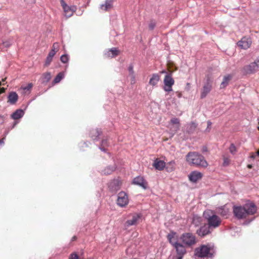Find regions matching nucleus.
I'll use <instances>...</instances> for the list:
<instances>
[{"instance_id":"nucleus-1","label":"nucleus","mask_w":259,"mask_h":259,"mask_svg":"<svg viewBox=\"0 0 259 259\" xmlns=\"http://www.w3.org/2000/svg\"><path fill=\"white\" fill-rule=\"evenodd\" d=\"M256 210V207L252 202L246 203L243 207L235 206L233 209L235 217L239 219L245 218L248 215H253Z\"/></svg>"},{"instance_id":"nucleus-2","label":"nucleus","mask_w":259,"mask_h":259,"mask_svg":"<svg viewBox=\"0 0 259 259\" xmlns=\"http://www.w3.org/2000/svg\"><path fill=\"white\" fill-rule=\"evenodd\" d=\"M186 160L190 165L206 168L208 164L204 156L196 152H190L186 156Z\"/></svg>"},{"instance_id":"nucleus-3","label":"nucleus","mask_w":259,"mask_h":259,"mask_svg":"<svg viewBox=\"0 0 259 259\" xmlns=\"http://www.w3.org/2000/svg\"><path fill=\"white\" fill-rule=\"evenodd\" d=\"M169 243L175 248L177 253V259H182L186 253L185 245L179 242V237L176 233L171 232L167 235Z\"/></svg>"},{"instance_id":"nucleus-4","label":"nucleus","mask_w":259,"mask_h":259,"mask_svg":"<svg viewBox=\"0 0 259 259\" xmlns=\"http://www.w3.org/2000/svg\"><path fill=\"white\" fill-rule=\"evenodd\" d=\"M214 253V246L211 244L202 245L195 249V255L199 257H211Z\"/></svg>"},{"instance_id":"nucleus-5","label":"nucleus","mask_w":259,"mask_h":259,"mask_svg":"<svg viewBox=\"0 0 259 259\" xmlns=\"http://www.w3.org/2000/svg\"><path fill=\"white\" fill-rule=\"evenodd\" d=\"M203 216L208 222V225L210 227L217 228L221 224L220 218L215 215L213 211L207 209L204 211Z\"/></svg>"},{"instance_id":"nucleus-6","label":"nucleus","mask_w":259,"mask_h":259,"mask_svg":"<svg viewBox=\"0 0 259 259\" xmlns=\"http://www.w3.org/2000/svg\"><path fill=\"white\" fill-rule=\"evenodd\" d=\"M182 243L186 246H191L196 243L195 235L191 233L183 234L180 238Z\"/></svg>"},{"instance_id":"nucleus-7","label":"nucleus","mask_w":259,"mask_h":259,"mask_svg":"<svg viewBox=\"0 0 259 259\" xmlns=\"http://www.w3.org/2000/svg\"><path fill=\"white\" fill-rule=\"evenodd\" d=\"M259 69V59H256L254 62L251 63L249 65L245 66L242 72L244 74H252Z\"/></svg>"},{"instance_id":"nucleus-8","label":"nucleus","mask_w":259,"mask_h":259,"mask_svg":"<svg viewBox=\"0 0 259 259\" xmlns=\"http://www.w3.org/2000/svg\"><path fill=\"white\" fill-rule=\"evenodd\" d=\"M164 86L163 89L165 92H170L172 91V85L175 83V80L171 75L166 74L163 79Z\"/></svg>"},{"instance_id":"nucleus-9","label":"nucleus","mask_w":259,"mask_h":259,"mask_svg":"<svg viewBox=\"0 0 259 259\" xmlns=\"http://www.w3.org/2000/svg\"><path fill=\"white\" fill-rule=\"evenodd\" d=\"M212 89V80L209 78L207 79V81L204 84L201 91L200 98L203 99L210 93Z\"/></svg>"},{"instance_id":"nucleus-10","label":"nucleus","mask_w":259,"mask_h":259,"mask_svg":"<svg viewBox=\"0 0 259 259\" xmlns=\"http://www.w3.org/2000/svg\"><path fill=\"white\" fill-rule=\"evenodd\" d=\"M128 203V198L126 193L120 192L118 194L117 204L120 207L126 206Z\"/></svg>"},{"instance_id":"nucleus-11","label":"nucleus","mask_w":259,"mask_h":259,"mask_svg":"<svg viewBox=\"0 0 259 259\" xmlns=\"http://www.w3.org/2000/svg\"><path fill=\"white\" fill-rule=\"evenodd\" d=\"M252 40L250 37H243L237 42V45L242 49L246 50L250 48Z\"/></svg>"},{"instance_id":"nucleus-12","label":"nucleus","mask_w":259,"mask_h":259,"mask_svg":"<svg viewBox=\"0 0 259 259\" xmlns=\"http://www.w3.org/2000/svg\"><path fill=\"white\" fill-rule=\"evenodd\" d=\"M132 184L138 185L145 190L148 187L147 181L141 176H137L133 180Z\"/></svg>"},{"instance_id":"nucleus-13","label":"nucleus","mask_w":259,"mask_h":259,"mask_svg":"<svg viewBox=\"0 0 259 259\" xmlns=\"http://www.w3.org/2000/svg\"><path fill=\"white\" fill-rule=\"evenodd\" d=\"M202 174L198 171L194 170L190 173L188 175V178L190 182L192 183H196L202 178Z\"/></svg>"},{"instance_id":"nucleus-14","label":"nucleus","mask_w":259,"mask_h":259,"mask_svg":"<svg viewBox=\"0 0 259 259\" xmlns=\"http://www.w3.org/2000/svg\"><path fill=\"white\" fill-rule=\"evenodd\" d=\"M61 5L64 9L65 15L67 17H69L71 16L74 11H75V8L74 7H70L65 3V2L63 0L61 1Z\"/></svg>"},{"instance_id":"nucleus-15","label":"nucleus","mask_w":259,"mask_h":259,"mask_svg":"<svg viewBox=\"0 0 259 259\" xmlns=\"http://www.w3.org/2000/svg\"><path fill=\"white\" fill-rule=\"evenodd\" d=\"M131 217L132 218L131 219H128L126 222V224L127 226L137 225L141 219V215L139 213H134L131 214Z\"/></svg>"},{"instance_id":"nucleus-16","label":"nucleus","mask_w":259,"mask_h":259,"mask_svg":"<svg viewBox=\"0 0 259 259\" xmlns=\"http://www.w3.org/2000/svg\"><path fill=\"white\" fill-rule=\"evenodd\" d=\"M210 228L207 224H205L197 231V233L200 237H204L210 233Z\"/></svg>"},{"instance_id":"nucleus-17","label":"nucleus","mask_w":259,"mask_h":259,"mask_svg":"<svg viewBox=\"0 0 259 259\" xmlns=\"http://www.w3.org/2000/svg\"><path fill=\"white\" fill-rule=\"evenodd\" d=\"M153 166L156 169L162 170L165 166V162L163 160L156 158L154 161Z\"/></svg>"},{"instance_id":"nucleus-18","label":"nucleus","mask_w":259,"mask_h":259,"mask_svg":"<svg viewBox=\"0 0 259 259\" xmlns=\"http://www.w3.org/2000/svg\"><path fill=\"white\" fill-rule=\"evenodd\" d=\"M113 7L112 0H106L104 4L100 5V8L104 11L110 10Z\"/></svg>"},{"instance_id":"nucleus-19","label":"nucleus","mask_w":259,"mask_h":259,"mask_svg":"<svg viewBox=\"0 0 259 259\" xmlns=\"http://www.w3.org/2000/svg\"><path fill=\"white\" fill-rule=\"evenodd\" d=\"M160 80V76L157 74H153L150 78L149 83L152 87H154L157 85Z\"/></svg>"},{"instance_id":"nucleus-20","label":"nucleus","mask_w":259,"mask_h":259,"mask_svg":"<svg viewBox=\"0 0 259 259\" xmlns=\"http://www.w3.org/2000/svg\"><path fill=\"white\" fill-rule=\"evenodd\" d=\"M33 87L32 83H29L26 86L22 85L19 89V91L23 95L28 94L30 93L31 90Z\"/></svg>"},{"instance_id":"nucleus-21","label":"nucleus","mask_w":259,"mask_h":259,"mask_svg":"<svg viewBox=\"0 0 259 259\" xmlns=\"http://www.w3.org/2000/svg\"><path fill=\"white\" fill-rule=\"evenodd\" d=\"M119 53V51L117 48H112L105 53V55L108 58H114L118 56Z\"/></svg>"},{"instance_id":"nucleus-22","label":"nucleus","mask_w":259,"mask_h":259,"mask_svg":"<svg viewBox=\"0 0 259 259\" xmlns=\"http://www.w3.org/2000/svg\"><path fill=\"white\" fill-rule=\"evenodd\" d=\"M18 96L16 92H11L8 96V102L11 104H15L18 100Z\"/></svg>"},{"instance_id":"nucleus-23","label":"nucleus","mask_w":259,"mask_h":259,"mask_svg":"<svg viewBox=\"0 0 259 259\" xmlns=\"http://www.w3.org/2000/svg\"><path fill=\"white\" fill-rule=\"evenodd\" d=\"M116 168L115 165L109 166L105 167L101 171V174L104 175H108L111 174Z\"/></svg>"},{"instance_id":"nucleus-24","label":"nucleus","mask_w":259,"mask_h":259,"mask_svg":"<svg viewBox=\"0 0 259 259\" xmlns=\"http://www.w3.org/2000/svg\"><path fill=\"white\" fill-rule=\"evenodd\" d=\"M165 169L167 172L173 171L175 169L176 162L174 160H171L166 164L165 163Z\"/></svg>"},{"instance_id":"nucleus-25","label":"nucleus","mask_w":259,"mask_h":259,"mask_svg":"<svg viewBox=\"0 0 259 259\" xmlns=\"http://www.w3.org/2000/svg\"><path fill=\"white\" fill-rule=\"evenodd\" d=\"M24 115V111L21 109H18L14 112L11 115L14 119H18L21 118Z\"/></svg>"},{"instance_id":"nucleus-26","label":"nucleus","mask_w":259,"mask_h":259,"mask_svg":"<svg viewBox=\"0 0 259 259\" xmlns=\"http://www.w3.org/2000/svg\"><path fill=\"white\" fill-rule=\"evenodd\" d=\"M118 184H119L118 181L114 180L110 183V184L109 185V187L113 191H117L119 188Z\"/></svg>"},{"instance_id":"nucleus-27","label":"nucleus","mask_w":259,"mask_h":259,"mask_svg":"<svg viewBox=\"0 0 259 259\" xmlns=\"http://www.w3.org/2000/svg\"><path fill=\"white\" fill-rule=\"evenodd\" d=\"M170 123L173 125H176L175 131H179L180 129V120L177 118H172L170 120Z\"/></svg>"},{"instance_id":"nucleus-28","label":"nucleus","mask_w":259,"mask_h":259,"mask_svg":"<svg viewBox=\"0 0 259 259\" xmlns=\"http://www.w3.org/2000/svg\"><path fill=\"white\" fill-rule=\"evenodd\" d=\"M101 131L98 129H95L91 132V137L93 140H96L97 138L100 135Z\"/></svg>"},{"instance_id":"nucleus-29","label":"nucleus","mask_w":259,"mask_h":259,"mask_svg":"<svg viewBox=\"0 0 259 259\" xmlns=\"http://www.w3.org/2000/svg\"><path fill=\"white\" fill-rule=\"evenodd\" d=\"M51 78V75L50 72H46L42 75V82H48Z\"/></svg>"},{"instance_id":"nucleus-30","label":"nucleus","mask_w":259,"mask_h":259,"mask_svg":"<svg viewBox=\"0 0 259 259\" xmlns=\"http://www.w3.org/2000/svg\"><path fill=\"white\" fill-rule=\"evenodd\" d=\"M64 77V74L63 72H60L58 74V75L56 76L54 80V82L55 83H59L61 79Z\"/></svg>"},{"instance_id":"nucleus-31","label":"nucleus","mask_w":259,"mask_h":259,"mask_svg":"<svg viewBox=\"0 0 259 259\" xmlns=\"http://www.w3.org/2000/svg\"><path fill=\"white\" fill-rule=\"evenodd\" d=\"M229 151L232 155H235L237 151V147L233 144H231L229 147Z\"/></svg>"},{"instance_id":"nucleus-32","label":"nucleus","mask_w":259,"mask_h":259,"mask_svg":"<svg viewBox=\"0 0 259 259\" xmlns=\"http://www.w3.org/2000/svg\"><path fill=\"white\" fill-rule=\"evenodd\" d=\"M69 57L67 55H63L60 57L61 61L63 63H66L68 61Z\"/></svg>"},{"instance_id":"nucleus-33","label":"nucleus","mask_w":259,"mask_h":259,"mask_svg":"<svg viewBox=\"0 0 259 259\" xmlns=\"http://www.w3.org/2000/svg\"><path fill=\"white\" fill-rule=\"evenodd\" d=\"M53 57H50V56L48 55V56H47V57L46 58V61H45L44 65L45 66H46V67L49 66L50 64H51V62L53 60Z\"/></svg>"},{"instance_id":"nucleus-34","label":"nucleus","mask_w":259,"mask_h":259,"mask_svg":"<svg viewBox=\"0 0 259 259\" xmlns=\"http://www.w3.org/2000/svg\"><path fill=\"white\" fill-rule=\"evenodd\" d=\"M128 70L130 73V75L134 79V71L133 66L132 65H130Z\"/></svg>"},{"instance_id":"nucleus-35","label":"nucleus","mask_w":259,"mask_h":259,"mask_svg":"<svg viewBox=\"0 0 259 259\" xmlns=\"http://www.w3.org/2000/svg\"><path fill=\"white\" fill-rule=\"evenodd\" d=\"M59 49V44L57 42L54 43L52 46V48L51 50H54L56 52H57Z\"/></svg>"},{"instance_id":"nucleus-36","label":"nucleus","mask_w":259,"mask_h":259,"mask_svg":"<svg viewBox=\"0 0 259 259\" xmlns=\"http://www.w3.org/2000/svg\"><path fill=\"white\" fill-rule=\"evenodd\" d=\"M189 130L190 132H192L193 131H194L197 127V124L193 122H192L190 124H189Z\"/></svg>"},{"instance_id":"nucleus-37","label":"nucleus","mask_w":259,"mask_h":259,"mask_svg":"<svg viewBox=\"0 0 259 259\" xmlns=\"http://www.w3.org/2000/svg\"><path fill=\"white\" fill-rule=\"evenodd\" d=\"M226 82H227V76H225L224 77L223 81H222V82L221 84V88H225Z\"/></svg>"},{"instance_id":"nucleus-38","label":"nucleus","mask_w":259,"mask_h":259,"mask_svg":"<svg viewBox=\"0 0 259 259\" xmlns=\"http://www.w3.org/2000/svg\"><path fill=\"white\" fill-rule=\"evenodd\" d=\"M155 22L151 21L149 24V28L150 30H153L155 28Z\"/></svg>"},{"instance_id":"nucleus-39","label":"nucleus","mask_w":259,"mask_h":259,"mask_svg":"<svg viewBox=\"0 0 259 259\" xmlns=\"http://www.w3.org/2000/svg\"><path fill=\"white\" fill-rule=\"evenodd\" d=\"M211 124L212 123H211V122L210 121H208L207 122V128L205 130V132H210V128H211Z\"/></svg>"},{"instance_id":"nucleus-40","label":"nucleus","mask_w":259,"mask_h":259,"mask_svg":"<svg viewBox=\"0 0 259 259\" xmlns=\"http://www.w3.org/2000/svg\"><path fill=\"white\" fill-rule=\"evenodd\" d=\"M69 259H78V256L76 253H72L70 255Z\"/></svg>"},{"instance_id":"nucleus-41","label":"nucleus","mask_w":259,"mask_h":259,"mask_svg":"<svg viewBox=\"0 0 259 259\" xmlns=\"http://www.w3.org/2000/svg\"><path fill=\"white\" fill-rule=\"evenodd\" d=\"M175 128H176V125H172L170 127V131L171 132L172 135H174L178 131H175Z\"/></svg>"},{"instance_id":"nucleus-42","label":"nucleus","mask_w":259,"mask_h":259,"mask_svg":"<svg viewBox=\"0 0 259 259\" xmlns=\"http://www.w3.org/2000/svg\"><path fill=\"white\" fill-rule=\"evenodd\" d=\"M56 53L57 52H56L54 50H51L50 52H49V54H48V56L53 58L54 56H55V55L56 54Z\"/></svg>"},{"instance_id":"nucleus-43","label":"nucleus","mask_w":259,"mask_h":259,"mask_svg":"<svg viewBox=\"0 0 259 259\" xmlns=\"http://www.w3.org/2000/svg\"><path fill=\"white\" fill-rule=\"evenodd\" d=\"M5 138H2L0 140V146H2L5 143Z\"/></svg>"},{"instance_id":"nucleus-44","label":"nucleus","mask_w":259,"mask_h":259,"mask_svg":"<svg viewBox=\"0 0 259 259\" xmlns=\"http://www.w3.org/2000/svg\"><path fill=\"white\" fill-rule=\"evenodd\" d=\"M1 84H2V83L0 81V86L1 85ZM5 88H0V94L1 93H4L5 92Z\"/></svg>"},{"instance_id":"nucleus-45","label":"nucleus","mask_w":259,"mask_h":259,"mask_svg":"<svg viewBox=\"0 0 259 259\" xmlns=\"http://www.w3.org/2000/svg\"><path fill=\"white\" fill-rule=\"evenodd\" d=\"M254 219V217L253 218V219H252L250 221H246L244 223V224L245 225H247L250 222H251L252 221H253V220Z\"/></svg>"},{"instance_id":"nucleus-46","label":"nucleus","mask_w":259,"mask_h":259,"mask_svg":"<svg viewBox=\"0 0 259 259\" xmlns=\"http://www.w3.org/2000/svg\"><path fill=\"white\" fill-rule=\"evenodd\" d=\"M131 78H132L131 83L133 84L135 83V77L134 76V79L132 77H131Z\"/></svg>"},{"instance_id":"nucleus-47","label":"nucleus","mask_w":259,"mask_h":259,"mask_svg":"<svg viewBox=\"0 0 259 259\" xmlns=\"http://www.w3.org/2000/svg\"><path fill=\"white\" fill-rule=\"evenodd\" d=\"M200 219V218L198 217H195L193 219V221L195 222L196 220H198V221Z\"/></svg>"},{"instance_id":"nucleus-48","label":"nucleus","mask_w":259,"mask_h":259,"mask_svg":"<svg viewBox=\"0 0 259 259\" xmlns=\"http://www.w3.org/2000/svg\"><path fill=\"white\" fill-rule=\"evenodd\" d=\"M106 143H107L106 140L102 141V145H104L105 144H106Z\"/></svg>"},{"instance_id":"nucleus-49","label":"nucleus","mask_w":259,"mask_h":259,"mask_svg":"<svg viewBox=\"0 0 259 259\" xmlns=\"http://www.w3.org/2000/svg\"><path fill=\"white\" fill-rule=\"evenodd\" d=\"M247 167L249 168H251L252 166V165H250V164H249L247 165Z\"/></svg>"},{"instance_id":"nucleus-50","label":"nucleus","mask_w":259,"mask_h":259,"mask_svg":"<svg viewBox=\"0 0 259 259\" xmlns=\"http://www.w3.org/2000/svg\"><path fill=\"white\" fill-rule=\"evenodd\" d=\"M181 96H182V94H181V93H179V94H178V97H179V98L181 97Z\"/></svg>"},{"instance_id":"nucleus-51","label":"nucleus","mask_w":259,"mask_h":259,"mask_svg":"<svg viewBox=\"0 0 259 259\" xmlns=\"http://www.w3.org/2000/svg\"><path fill=\"white\" fill-rule=\"evenodd\" d=\"M100 149H101V150L102 151H105V148H101Z\"/></svg>"},{"instance_id":"nucleus-52","label":"nucleus","mask_w":259,"mask_h":259,"mask_svg":"<svg viewBox=\"0 0 259 259\" xmlns=\"http://www.w3.org/2000/svg\"><path fill=\"white\" fill-rule=\"evenodd\" d=\"M227 162V159H224V164L225 165L226 162Z\"/></svg>"},{"instance_id":"nucleus-53","label":"nucleus","mask_w":259,"mask_h":259,"mask_svg":"<svg viewBox=\"0 0 259 259\" xmlns=\"http://www.w3.org/2000/svg\"><path fill=\"white\" fill-rule=\"evenodd\" d=\"M76 239V237L75 236H74L73 238H72V240H74Z\"/></svg>"},{"instance_id":"nucleus-54","label":"nucleus","mask_w":259,"mask_h":259,"mask_svg":"<svg viewBox=\"0 0 259 259\" xmlns=\"http://www.w3.org/2000/svg\"><path fill=\"white\" fill-rule=\"evenodd\" d=\"M166 73L165 71H161V73Z\"/></svg>"},{"instance_id":"nucleus-55","label":"nucleus","mask_w":259,"mask_h":259,"mask_svg":"<svg viewBox=\"0 0 259 259\" xmlns=\"http://www.w3.org/2000/svg\"><path fill=\"white\" fill-rule=\"evenodd\" d=\"M227 78H228V80H229V79H230V76H229V75H228Z\"/></svg>"},{"instance_id":"nucleus-56","label":"nucleus","mask_w":259,"mask_h":259,"mask_svg":"<svg viewBox=\"0 0 259 259\" xmlns=\"http://www.w3.org/2000/svg\"><path fill=\"white\" fill-rule=\"evenodd\" d=\"M257 153V155H258V156H259V150L257 152V153Z\"/></svg>"},{"instance_id":"nucleus-57","label":"nucleus","mask_w":259,"mask_h":259,"mask_svg":"<svg viewBox=\"0 0 259 259\" xmlns=\"http://www.w3.org/2000/svg\"><path fill=\"white\" fill-rule=\"evenodd\" d=\"M251 157H252V158H254V155H252V156H251Z\"/></svg>"},{"instance_id":"nucleus-58","label":"nucleus","mask_w":259,"mask_h":259,"mask_svg":"<svg viewBox=\"0 0 259 259\" xmlns=\"http://www.w3.org/2000/svg\"><path fill=\"white\" fill-rule=\"evenodd\" d=\"M257 129L259 130V126L257 127Z\"/></svg>"},{"instance_id":"nucleus-59","label":"nucleus","mask_w":259,"mask_h":259,"mask_svg":"<svg viewBox=\"0 0 259 259\" xmlns=\"http://www.w3.org/2000/svg\"><path fill=\"white\" fill-rule=\"evenodd\" d=\"M258 123H259V121H258Z\"/></svg>"}]
</instances>
